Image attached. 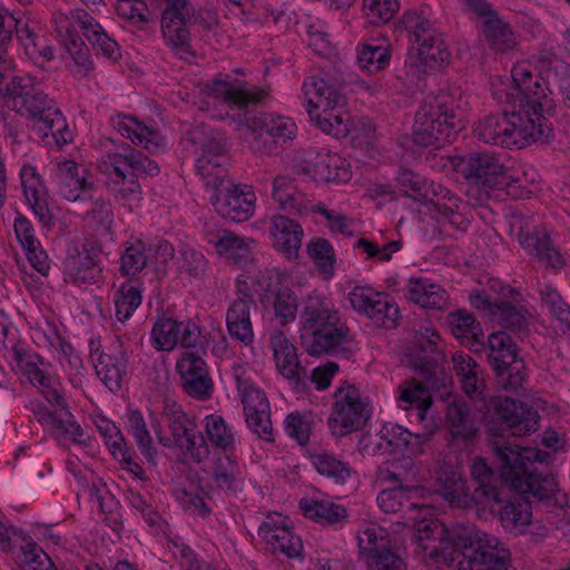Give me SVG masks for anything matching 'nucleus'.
Instances as JSON below:
<instances>
[{"instance_id": "f257e3e1", "label": "nucleus", "mask_w": 570, "mask_h": 570, "mask_svg": "<svg viewBox=\"0 0 570 570\" xmlns=\"http://www.w3.org/2000/svg\"><path fill=\"white\" fill-rule=\"evenodd\" d=\"M492 449L497 472L483 458H475L470 465L472 479L476 483L470 500L480 517H485L488 511H493L495 505L507 501L508 490L538 500H549L559 491L554 475L539 471L537 466L548 460V452L505 440L494 441Z\"/></svg>"}, {"instance_id": "f03ea898", "label": "nucleus", "mask_w": 570, "mask_h": 570, "mask_svg": "<svg viewBox=\"0 0 570 570\" xmlns=\"http://www.w3.org/2000/svg\"><path fill=\"white\" fill-rule=\"evenodd\" d=\"M208 88L214 95L237 106L238 112L234 116V120L252 132L253 139L249 142L252 151L271 155L276 151L278 145L282 146L295 138L296 126L291 119L256 110L267 96L265 90H248L220 80Z\"/></svg>"}, {"instance_id": "7ed1b4c3", "label": "nucleus", "mask_w": 570, "mask_h": 570, "mask_svg": "<svg viewBox=\"0 0 570 570\" xmlns=\"http://www.w3.org/2000/svg\"><path fill=\"white\" fill-rule=\"evenodd\" d=\"M539 76H534L525 67L512 69L511 91L507 92V101L519 107L524 114L547 119L553 116L556 104L547 94L540 80L544 82L561 79L569 75V65L554 55H542L537 60Z\"/></svg>"}, {"instance_id": "20e7f679", "label": "nucleus", "mask_w": 570, "mask_h": 570, "mask_svg": "<svg viewBox=\"0 0 570 570\" xmlns=\"http://www.w3.org/2000/svg\"><path fill=\"white\" fill-rule=\"evenodd\" d=\"M439 335L433 328H426L409 347L410 364L416 374L423 380L422 383L410 382L400 386V400L413 404L419 403L416 416L423 421L432 399L426 395L429 390L438 391L446 387L450 376L442 366L443 354L436 347Z\"/></svg>"}, {"instance_id": "39448f33", "label": "nucleus", "mask_w": 570, "mask_h": 570, "mask_svg": "<svg viewBox=\"0 0 570 570\" xmlns=\"http://www.w3.org/2000/svg\"><path fill=\"white\" fill-rule=\"evenodd\" d=\"M461 128L463 111L459 92L441 90L421 100L412 127V139L417 146L440 148Z\"/></svg>"}, {"instance_id": "423d86ee", "label": "nucleus", "mask_w": 570, "mask_h": 570, "mask_svg": "<svg viewBox=\"0 0 570 570\" xmlns=\"http://www.w3.org/2000/svg\"><path fill=\"white\" fill-rule=\"evenodd\" d=\"M7 91L13 98V107L33 120L32 128L39 137L50 136L58 146L71 141L72 135L62 112L52 99L35 87L30 77H12Z\"/></svg>"}, {"instance_id": "0eeeda50", "label": "nucleus", "mask_w": 570, "mask_h": 570, "mask_svg": "<svg viewBox=\"0 0 570 570\" xmlns=\"http://www.w3.org/2000/svg\"><path fill=\"white\" fill-rule=\"evenodd\" d=\"M474 131L483 142L503 148H521L532 141L548 142L553 138L550 121L524 114L521 109L490 115L479 122Z\"/></svg>"}, {"instance_id": "6e6552de", "label": "nucleus", "mask_w": 570, "mask_h": 570, "mask_svg": "<svg viewBox=\"0 0 570 570\" xmlns=\"http://www.w3.org/2000/svg\"><path fill=\"white\" fill-rule=\"evenodd\" d=\"M453 541V551L445 550L443 556L458 570H515L510 551L493 535L462 528Z\"/></svg>"}, {"instance_id": "1a4fd4ad", "label": "nucleus", "mask_w": 570, "mask_h": 570, "mask_svg": "<svg viewBox=\"0 0 570 570\" xmlns=\"http://www.w3.org/2000/svg\"><path fill=\"white\" fill-rule=\"evenodd\" d=\"M402 24L411 37L416 52L414 65L420 71L435 70L448 62L450 52L430 20L416 11H407L403 14Z\"/></svg>"}, {"instance_id": "9d476101", "label": "nucleus", "mask_w": 570, "mask_h": 570, "mask_svg": "<svg viewBox=\"0 0 570 570\" xmlns=\"http://www.w3.org/2000/svg\"><path fill=\"white\" fill-rule=\"evenodd\" d=\"M488 361L495 373L497 386L505 392L519 394L524 391L527 380L524 361L519 357L511 335L504 331L488 336Z\"/></svg>"}, {"instance_id": "9b49d317", "label": "nucleus", "mask_w": 570, "mask_h": 570, "mask_svg": "<svg viewBox=\"0 0 570 570\" xmlns=\"http://www.w3.org/2000/svg\"><path fill=\"white\" fill-rule=\"evenodd\" d=\"M456 173L471 185L483 190L504 189L511 184L508 169L493 155L472 153L458 157L454 163Z\"/></svg>"}, {"instance_id": "f8f14e48", "label": "nucleus", "mask_w": 570, "mask_h": 570, "mask_svg": "<svg viewBox=\"0 0 570 570\" xmlns=\"http://www.w3.org/2000/svg\"><path fill=\"white\" fill-rule=\"evenodd\" d=\"M164 414L167 417L173 443L176 446L185 450L198 463L209 456V446L204 436L195 434L196 423L187 416L180 405L167 402Z\"/></svg>"}, {"instance_id": "ddd939ff", "label": "nucleus", "mask_w": 570, "mask_h": 570, "mask_svg": "<svg viewBox=\"0 0 570 570\" xmlns=\"http://www.w3.org/2000/svg\"><path fill=\"white\" fill-rule=\"evenodd\" d=\"M367 403L362 402L357 389L353 385L342 386L335 392V407L328 424L341 425L340 434L344 435L362 429L370 417Z\"/></svg>"}, {"instance_id": "4468645a", "label": "nucleus", "mask_w": 570, "mask_h": 570, "mask_svg": "<svg viewBox=\"0 0 570 570\" xmlns=\"http://www.w3.org/2000/svg\"><path fill=\"white\" fill-rule=\"evenodd\" d=\"M353 309L365 313L376 326L394 328L397 325L399 307L381 293L371 288L356 287L348 295Z\"/></svg>"}, {"instance_id": "2eb2a0df", "label": "nucleus", "mask_w": 570, "mask_h": 570, "mask_svg": "<svg viewBox=\"0 0 570 570\" xmlns=\"http://www.w3.org/2000/svg\"><path fill=\"white\" fill-rule=\"evenodd\" d=\"M495 415L512 435L523 436L539 428V413L527 401L510 396L500 397L495 405Z\"/></svg>"}, {"instance_id": "dca6fc26", "label": "nucleus", "mask_w": 570, "mask_h": 570, "mask_svg": "<svg viewBox=\"0 0 570 570\" xmlns=\"http://www.w3.org/2000/svg\"><path fill=\"white\" fill-rule=\"evenodd\" d=\"M173 23L177 27V30L173 28L176 32L171 36L164 32V40L175 55L181 59L188 60L195 56L190 43L189 28L199 24L205 30L210 31L217 26V20L214 17H203L188 3Z\"/></svg>"}, {"instance_id": "f3484780", "label": "nucleus", "mask_w": 570, "mask_h": 570, "mask_svg": "<svg viewBox=\"0 0 570 570\" xmlns=\"http://www.w3.org/2000/svg\"><path fill=\"white\" fill-rule=\"evenodd\" d=\"M303 90L307 100V111L313 118L314 109L335 110L346 102L343 83L333 80L328 75L311 76L304 83Z\"/></svg>"}, {"instance_id": "a211bd4d", "label": "nucleus", "mask_w": 570, "mask_h": 570, "mask_svg": "<svg viewBox=\"0 0 570 570\" xmlns=\"http://www.w3.org/2000/svg\"><path fill=\"white\" fill-rule=\"evenodd\" d=\"M181 385L185 392L200 400L210 397L214 383L205 361L194 353L186 352L177 363Z\"/></svg>"}, {"instance_id": "6ab92c4d", "label": "nucleus", "mask_w": 570, "mask_h": 570, "mask_svg": "<svg viewBox=\"0 0 570 570\" xmlns=\"http://www.w3.org/2000/svg\"><path fill=\"white\" fill-rule=\"evenodd\" d=\"M247 186H232L226 188L224 199L217 194L210 197V204L215 210L224 218L232 222H246L255 210V195L250 189L245 190Z\"/></svg>"}, {"instance_id": "aec40b11", "label": "nucleus", "mask_w": 570, "mask_h": 570, "mask_svg": "<svg viewBox=\"0 0 570 570\" xmlns=\"http://www.w3.org/2000/svg\"><path fill=\"white\" fill-rule=\"evenodd\" d=\"M348 328L344 323H340L332 328H324L316 335H309L301 341L302 347L312 356L322 354L340 355L348 358L352 350L345 344L347 341Z\"/></svg>"}, {"instance_id": "412c9836", "label": "nucleus", "mask_w": 570, "mask_h": 570, "mask_svg": "<svg viewBox=\"0 0 570 570\" xmlns=\"http://www.w3.org/2000/svg\"><path fill=\"white\" fill-rule=\"evenodd\" d=\"M185 140L195 147L196 153L200 151L198 158H205L213 163L228 160L226 137L219 130L198 124L185 131Z\"/></svg>"}, {"instance_id": "4be33fe9", "label": "nucleus", "mask_w": 570, "mask_h": 570, "mask_svg": "<svg viewBox=\"0 0 570 570\" xmlns=\"http://www.w3.org/2000/svg\"><path fill=\"white\" fill-rule=\"evenodd\" d=\"M272 345L278 371L294 387L298 389L307 374L305 367L299 364L296 347L282 333L272 337Z\"/></svg>"}, {"instance_id": "5701e85b", "label": "nucleus", "mask_w": 570, "mask_h": 570, "mask_svg": "<svg viewBox=\"0 0 570 570\" xmlns=\"http://www.w3.org/2000/svg\"><path fill=\"white\" fill-rule=\"evenodd\" d=\"M86 170H80L73 160H62L57 164L59 193L69 202L83 200L92 190V184L85 177Z\"/></svg>"}, {"instance_id": "b1692460", "label": "nucleus", "mask_w": 570, "mask_h": 570, "mask_svg": "<svg viewBox=\"0 0 570 570\" xmlns=\"http://www.w3.org/2000/svg\"><path fill=\"white\" fill-rule=\"evenodd\" d=\"M274 247L288 258H297L302 245L303 228L299 223L283 215L274 216L269 227Z\"/></svg>"}, {"instance_id": "393cba45", "label": "nucleus", "mask_w": 570, "mask_h": 570, "mask_svg": "<svg viewBox=\"0 0 570 570\" xmlns=\"http://www.w3.org/2000/svg\"><path fill=\"white\" fill-rule=\"evenodd\" d=\"M303 325L301 327V341L308 334L316 335L324 328H332L342 323L337 312L330 311L318 297H308L302 309Z\"/></svg>"}, {"instance_id": "a878e982", "label": "nucleus", "mask_w": 570, "mask_h": 570, "mask_svg": "<svg viewBox=\"0 0 570 570\" xmlns=\"http://www.w3.org/2000/svg\"><path fill=\"white\" fill-rule=\"evenodd\" d=\"M514 495H520L523 500L528 502L538 501L549 504L554 499L556 493L549 500H538L532 497L525 498V495L517 493L514 490H508V500L495 505L493 511H488L485 517L483 518L487 519L490 514L498 513L502 522V525L508 530H518L522 527L528 525L531 522V513L528 511L527 508H522L521 504L513 501Z\"/></svg>"}, {"instance_id": "bb28decb", "label": "nucleus", "mask_w": 570, "mask_h": 570, "mask_svg": "<svg viewBox=\"0 0 570 570\" xmlns=\"http://www.w3.org/2000/svg\"><path fill=\"white\" fill-rule=\"evenodd\" d=\"M445 419L449 430L455 439L470 441L475 438L479 431L471 409L463 400L452 397L448 402Z\"/></svg>"}, {"instance_id": "cd10ccee", "label": "nucleus", "mask_w": 570, "mask_h": 570, "mask_svg": "<svg viewBox=\"0 0 570 570\" xmlns=\"http://www.w3.org/2000/svg\"><path fill=\"white\" fill-rule=\"evenodd\" d=\"M440 483L439 492L451 507L460 509H472L473 502L471 494L465 491L464 481L461 473L453 468H444L438 472L436 476Z\"/></svg>"}, {"instance_id": "c85d7f7f", "label": "nucleus", "mask_w": 570, "mask_h": 570, "mask_svg": "<svg viewBox=\"0 0 570 570\" xmlns=\"http://www.w3.org/2000/svg\"><path fill=\"white\" fill-rule=\"evenodd\" d=\"M461 529L452 532L450 540H444L445 529L438 523L422 521L416 525V541L424 551L430 552L431 558H442L443 551H453V539L455 533Z\"/></svg>"}, {"instance_id": "c756f323", "label": "nucleus", "mask_w": 570, "mask_h": 570, "mask_svg": "<svg viewBox=\"0 0 570 570\" xmlns=\"http://www.w3.org/2000/svg\"><path fill=\"white\" fill-rule=\"evenodd\" d=\"M252 304L250 298L242 297L235 299L226 314V324L229 335L245 345H249L254 337L249 318Z\"/></svg>"}, {"instance_id": "7c9ffc66", "label": "nucleus", "mask_w": 570, "mask_h": 570, "mask_svg": "<svg viewBox=\"0 0 570 570\" xmlns=\"http://www.w3.org/2000/svg\"><path fill=\"white\" fill-rule=\"evenodd\" d=\"M520 245L534 255L540 262L552 268H560L564 265L559 252L551 245L550 236L546 230H535L523 235L519 234Z\"/></svg>"}, {"instance_id": "2f4dec72", "label": "nucleus", "mask_w": 570, "mask_h": 570, "mask_svg": "<svg viewBox=\"0 0 570 570\" xmlns=\"http://www.w3.org/2000/svg\"><path fill=\"white\" fill-rule=\"evenodd\" d=\"M406 297L423 308L444 309L448 306L446 292L425 279H411Z\"/></svg>"}, {"instance_id": "473e14b6", "label": "nucleus", "mask_w": 570, "mask_h": 570, "mask_svg": "<svg viewBox=\"0 0 570 570\" xmlns=\"http://www.w3.org/2000/svg\"><path fill=\"white\" fill-rule=\"evenodd\" d=\"M272 196L278 203L279 208L289 214L301 215L306 208L305 195L297 190L291 176L275 177Z\"/></svg>"}, {"instance_id": "72a5a7b5", "label": "nucleus", "mask_w": 570, "mask_h": 570, "mask_svg": "<svg viewBox=\"0 0 570 570\" xmlns=\"http://www.w3.org/2000/svg\"><path fill=\"white\" fill-rule=\"evenodd\" d=\"M112 171L107 180L108 190L121 199L135 200L141 195V187L135 173H128L126 168L120 166L111 156H108Z\"/></svg>"}, {"instance_id": "f704fd0d", "label": "nucleus", "mask_w": 570, "mask_h": 570, "mask_svg": "<svg viewBox=\"0 0 570 570\" xmlns=\"http://www.w3.org/2000/svg\"><path fill=\"white\" fill-rule=\"evenodd\" d=\"M304 517L315 522L333 525L347 518L344 507L325 500L301 499L298 503Z\"/></svg>"}, {"instance_id": "c9c22d12", "label": "nucleus", "mask_w": 570, "mask_h": 570, "mask_svg": "<svg viewBox=\"0 0 570 570\" xmlns=\"http://www.w3.org/2000/svg\"><path fill=\"white\" fill-rule=\"evenodd\" d=\"M214 240L217 253L233 264L246 267L252 262L249 243L234 232H220Z\"/></svg>"}, {"instance_id": "e433bc0d", "label": "nucleus", "mask_w": 570, "mask_h": 570, "mask_svg": "<svg viewBox=\"0 0 570 570\" xmlns=\"http://www.w3.org/2000/svg\"><path fill=\"white\" fill-rule=\"evenodd\" d=\"M494 318L500 325L520 337L529 332L528 312L510 302L500 301Z\"/></svg>"}, {"instance_id": "4c0bfd02", "label": "nucleus", "mask_w": 570, "mask_h": 570, "mask_svg": "<svg viewBox=\"0 0 570 570\" xmlns=\"http://www.w3.org/2000/svg\"><path fill=\"white\" fill-rule=\"evenodd\" d=\"M482 36L489 47L498 52L511 49L514 46V38L510 26L499 14L484 21L482 24Z\"/></svg>"}, {"instance_id": "58836bf2", "label": "nucleus", "mask_w": 570, "mask_h": 570, "mask_svg": "<svg viewBox=\"0 0 570 570\" xmlns=\"http://www.w3.org/2000/svg\"><path fill=\"white\" fill-rule=\"evenodd\" d=\"M128 173L145 174L147 176H157L160 171L159 166L149 159L144 153L132 149L130 146L122 148V153L110 155Z\"/></svg>"}, {"instance_id": "ea45409f", "label": "nucleus", "mask_w": 570, "mask_h": 570, "mask_svg": "<svg viewBox=\"0 0 570 570\" xmlns=\"http://www.w3.org/2000/svg\"><path fill=\"white\" fill-rule=\"evenodd\" d=\"M126 370V363L121 357L109 354H100L96 364V372L110 391L121 387L122 374Z\"/></svg>"}, {"instance_id": "a19ab883", "label": "nucleus", "mask_w": 570, "mask_h": 570, "mask_svg": "<svg viewBox=\"0 0 570 570\" xmlns=\"http://www.w3.org/2000/svg\"><path fill=\"white\" fill-rule=\"evenodd\" d=\"M126 121H120L118 124L119 130L126 136L131 139L132 142L139 144L145 146L146 149L149 150V153H155L157 149H159V144L155 140L157 137L156 131L148 128L142 122L138 121L134 117H125Z\"/></svg>"}, {"instance_id": "79ce46f5", "label": "nucleus", "mask_w": 570, "mask_h": 570, "mask_svg": "<svg viewBox=\"0 0 570 570\" xmlns=\"http://www.w3.org/2000/svg\"><path fill=\"white\" fill-rule=\"evenodd\" d=\"M312 463L317 472L333 479L336 483H344L352 474L348 465L330 453L312 455Z\"/></svg>"}, {"instance_id": "37998d69", "label": "nucleus", "mask_w": 570, "mask_h": 570, "mask_svg": "<svg viewBox=\"0 0 570 570\" xmlns=\"http://www.w3.org/2000/svg\"><path fill=\"white\" fill-rule=\"evenodd\" d=\"M449 324L452 333L456 337H466L479 342V338L483 336L480 323L476 322L472 313L465 309H458L450 313Z\"/></svg>"}, {"instance_id": "c03bdc74", "label": "nucleus", "mask_w": 570, "mask_h": 570, "mask_svg": "<svg viewBox=\"0 0 570 570\" xmlns=\"http://www.w3.org/2000/svg\"><path fill=\"white\" fill-rule=\"evenodd\" d=\"M264 540L289 558L298 557L303 548L301 538L295 535L287 525L284 529L274 530V533L265 531Z\"/></svg>"}, {"instance_id": "a18cd8bd", "label": "nucleus", "mask_w": 570, "mask_h": 570, "mask_svg": "<svg viewBox=\"0 0 570 570\" xmlns=\"http://www.w3.org/2000/svg\"><path fill=\"white\" fill-rule=\"evenodd\" d=\"M14 28H17V18L0 8V81L12 69V63L7 55V43L11 40Z\"/></svg>"}, {"instance_id": "49530a36", "label": "nucleus", "mask_w": 570, "mask_h": 570, "mask_svg": "<svg viewBox=\"0 0 570 570\" xmlns=\"http://www.w3.org/2000/svg\"><path fill=\"white\" fill-rule=\"evenodd\" d=\"M316 126L324 132L336 138H344L350 134L351 122L346 114L334 110H323L315 117Z\"/></svg>"}, {"instance_id": "de8ad7c7", "label": "nucleus", "mask_w": 570, "mask_h": 570, "mask_svg": "<svg viewBox=\"0 0 570 570\" xmlns=\"http://www.w3.org/2000/svg\"><path fill=\"white\" fill-rule=\"evenodd\" d=\"M116 318L119 322L127 321L141 304L139 288L130 285H121L115 294Z\"/></svg>"}, {"instance_id": "09e8293b", "label": "nucleus", "mask_w": 570, "mask_h": 570, "mask_svg": "<svg viewBox=\"0 0 570 570\" xmlns=\"http://www.w3.org/2000/svg\"><path fill=\"white\" fill-rule=\"evenodd\" d=\"M540 295L542 304L567 330H570V306L558 291L546 284L540 287Z\"/></svg>"}, {"instance_id": "8fccbe9b", "label": "nucleus", "mask_w": 570, "mask_h": 570, "mask_svg": "<svg viewBox=\"0 0 570 570\" xmlns=\"http://www.w3.org/2000/svg\"><path fill=\"white\" fill-rule=\"evenodd\" d=\"M151 262V256L146 254L145 245L138 240L126 248L120 258V271L124 275H136Z\"/></svg>"}, {"instance_id": "3c124183", "label": "nucleus", "mask_w": 570, "mask_h": 570, "mask_svg": "<svg viewBox=\"0 0 570 570\" xmlns=\"http://www.w3.org/2000/svg\"><path fill=\"white\" fill-rule=\"evenodd\" d=\"M227 164L228 160H217L213 163L205 158H197L196 168L205 181V185L217 191L224 185L227 177V171L225 169Z\"/></svg>"}, {"instance_id": "603ef678", "label": "nucleus", "mask_w": 570, "mask_h": 570, "mask_svg": "<svg viewBox=\"0 0 570 570\" xmlns=\"http://www.w3.org/2000/svg\"><path fill=\"white\" fill-rule=\"evenodd\" d=\"M116 11L119 17L139 28L153 20V13L142 0H119Z\"/></svg>"}, {"instance_id": "864d4df0", "label": "nucleus", "mask_w": 570, "mask_h": 570, "mask_svg": "<svg viewBox=\"0 0 570 570\" xmlns=\"http://www.w3.org/2000/svg\"><path fill=\"white\" fill-rule=\"evenodd\" d=\"M179 324L173 318H159L153 327V338L158 350H171L178 343Z\"/></svg>"}, {"instance_id": "5fc2aeb1", "label": "nucleus", "mask_w": 570, "mask_h": 570, "mask_svg": "<svg viewBox=\"0 0 570 570\" xmlns=\"http://www.w3.org/2000/svg\"><path fill=\"white\" fill-rule=\"evenodd\" d=\"M100 249L91 244H82L81 249L78 246H73L68 249L67 264L70 272H75L76 268L89 269L91 267H100L98 256Z\"/></svg>"}, {"instance_id": "6e6d98bb", "label": "nucleus", "mask_w": 570, "mask_h": 570, "mask_svg": "<svg viewBox=\"0 0 570 570\" xmlns=\"http://www.w3.org/2000/svg\"><path fill=\"white\" fill-rule=\"evenodd\" d=\"M205 421V432L215 446L227 450L233 445L234 435L222 416L208 415Z\"/></svg>"}, {"instance_id": "4d7b16f0", "label": "nucleus", "mask_w": 570, "mask_h": 570, "mask_svg": "<svg viewBox=\"0 0 570 570\" xmlns=\"http://www.w3.org/2000/svg\"><path fill=\"white\" fill-rule=\"evenodd\" d=\"M50 428H52L59 435H68L71 440L78 443L85 442L81 439L83 431L73 420L72 414L68 410V406H62L53 411V417Z\"/></svg>"}, {"instance_id": "13d9d810", "label": "nucleus", "mask_w": 570, "mask_h": 570, "mask_svg": "<svg viewBox=\"0 0 570 570\" xmlns=\"http://www.w3.org/2000/svg\"><path fill=\"white\" fill-rule=\"evenodd\" d=\"M370 23L377 26L387 22L399 10L397 0H363Z\"/></svg>"}, {"instance_id": "bf43d9fd", "label": "nucleus", "mask_w": 570, "mask_h": 570, "mask_svg": "<svg viewBox=\"0 0 570 570\" xmlns=\"http://www.w3.org/2000/svg\"><path fill=\"white\" fill-rule=\"evenodd\" d=\"M62 41L75 63L83 68L85 73L89 72L92 69V62L89 58V48L87 45L69 28H67Z\"/></svg>"}, {"instance_id": "052dcab7", "label": "nucleus", "mask_w": 570, "mask_h": 570, "mask_svg": "<svg viewBox=\"0 0 570 570\" xmlns=\"http://www.w3.org/2000/svg\"><path fill=\"white\" fill-rule=\"evenodd\" d=\"M129 431L135 438L141 453L148 459H153L151 452V438L147 430L142 414L138 410H132L129 413Z\"/></svg>"}, {"instance_id": "680f3d73", "label": "nucleus", "mask_w": 570, "mask_h": 570, "mask_svg": "<svg viewBox=\"0 0 570 570\" xmlns=\"http://www.w3.org/2000/svg\"><path fill=\"white\" fill-rule=\"evenodd\" d=\"M307 254L324 273H332L335 261L334 248L324 238H316L307 245Z\"/></svg>"}, {"instance_id": "e2e57ef3", "label": "nucleus", "mask_w": 570, "mask_h": 570, "mask_svg": "<svg viewBox=\"0 0 570 570\" xmlns=\"http://www.w3.org/2000/svg\"><path fill=\"white\" fill-rule=\"evenodd\" d=\"M274 309L282 324H287L295 318L297 312V297L288 287L279 288L275 294Z\"/></svg>"}, {"instance_id": "0e129e2a", "label": "nucleus", "mask_w": 570, "mask_h": 570, "mask_svg": "<svg viewBox=\"0 0 570 570\" xmlns=\"http://www.w3.org/2000/svg\"><path fill=\"white\" fill-rule=\"evenodd\" d=\"M238 390L242 392L245 414L262 413L265 410H269L268 400L261 389L239 382Z\"/></svg>"}, {"instance_id": "69168bd1", "label": "nucleus", "mask_w": 570, "mask_h": 570, "mask_svg": "<svg viewBox=\"0 0 570 570\" xmlns=\"http://www.w3.org/2000/svg\"><path fill=\"white\" fill-rule=\"evenodd\" d=\"M357 59L363 69L374 72L385 67L390 56L383 47L365 45L358 52Z\"/></svg>"}, {"instance_id": "338daca9", "label": "nucleus", "mask_w": 570, "mask_h": 570, "mask_svg": "<svg viewBox=\"0 0 570 570\" xmlns=\"http://www.w3.org/2000/svg\"><path fill=\"white\" fill-rule=\"evenodd\" d=\"M23 563L30 570H57L51 563L48 556L31 539L26 541L22 547Z\"/></svg>"}, {"instance_id": "774afa93", "label": "nucleus", "mask_w": 570, "mask_h": 570, "mask_svg": "<svg viewBox=\"0 0 570 570\" xmlns=\"http://www.w3.org/2000/svg\"><path fill=\"white\" fill-rule=\"evenodd\" d=\"M367 563V570H406L403 560L391 550L373 549V558Z\"/></svg>"}]
</instances>
